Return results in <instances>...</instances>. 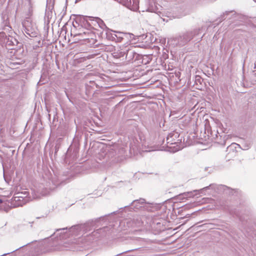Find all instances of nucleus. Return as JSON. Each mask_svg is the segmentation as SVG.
<instances>
[{
    "label": "nucleus",
    "mask_w": 256,
    "mask_h": 256,
    "mask_svg": "<svg viewBox=\"0 0 256 256\" xmlns=\"http://www.w3.org/2000/svg\"><path fill=\"white\" fill-rule=\"evenodd\" d=\"M130 150L131 153L134 154L138 152H151L153 150L150 148L148 147L144 137L141 134H139L138 138H136L130 142Z\"/></svg>",
    "instance_id": "f257e3e1"
},
{
    "label": "nucleus",
    "mask_w": 256,
    "mask_h": 256,
    "mask_svg": "<svg viewBox=\"0 0 256 256\" xmlns=\"http://www.w3.org/2000/svg\"><path fill=\"white\" fill-rule=\"evenodd\" d=\"M0 41L6 46H8V48L12 49L10 47L16 46L18 44V40L12 36H6L5 32H0Z\"/></svg>",
    "instance_id": "f03ea898"
},
{
    "label": "nucleus",
    "mask_w": 256,
    "mask_h": 256,
    "mask_svg": "<svg viewBox=\"0 0 256 256\" xmlns=\"http://www.w3.org/2000/svg\"><path fill=\"white\" fill-rule=\"evenodd\" d=\"M22 196L14 194L11 200V206L14 208L22 206L30 200V198H21Z\"/></svg>",
    "instance_id": "7ed1b4c3"
},
{
    "label": "nucleus",
    "mask_w": 256,
    "mask_h": 256,
    "mask_svg": "<svg viewBox=\"0 0 256 256\" xmlns=\"http://www.w3.org/2000/svg\"><path fill=\"white\" fill-rule=\"evenodd\" d=\"M119 3L131 10L136 11L139 8V1H119Z\"/></svg>",
    "instance_id": "20e7f679"
},
{
    "label": "nucleus",
    "mask_w": 256,
    "mask_h": 256,
    "mask_svg": "<svg viewBox=\"0 0 256 256\" xmlns=\"http://www.w3.org/2000/svg\"><path fill=\"white\" fill-rule=\"evenodd\" d=\"M146 4H148V6L146 8H142V12L148 11L157 13L160 12L159 6L156 2V1H144Z\"/></svg>",
    "instance_id": "39448f33"
},
{
    "label": "nucleus",
    "mask_w": 256,
    "mask_h": 256,
    "mask_svg": "<svg viewBox=\"0 0 256 256\" xmlns=\"http://www.w3.org/2000/svg\"><path fill=\"white\" fill-rule=\"evenodd\" d=\"M34 256L39 255L43 252H45L46 250H44V245L43 242H36L32 244Z\"/></svg>",
    "instance_id": "423d86ee"
},
{
    "label": "nucleus",
    "mask_w": 256,
    "mask_h": 256,
    "mask_svg": "<svg viewBox=\"0 0 256 256\" xmlns=\"http://www.w3.org/2000/svg\"><path fill=\"white\" fill-rule=\"evenodd\" d=\"M200 30H196L193 32H188L185 33L183 36L182 38L184 40V42H188L190 41L194 36L196 35H198L199 34V32H200Z\"/></svg>",
    "instance_id": "0eeeda50"
},
{
    "label": "nucleus",
    "mask_w": 256,
    "mask_h": 256,
    "mask_svg": "<svg viewBox=\"0 0 256 256\" xmlns=\"http://www.w3.org/2000/svg\"><path fill=\"white\" fill-rule=\"evenodd\" d=\"M126 46H122L118 48L117 50L112 53L113 56L115 58H118L124 56L126 54Z\"/></svg>",
    "instance_id": "6e6552de"
},
{
    "label": "nucleus",
    "mask_w": 256,
    "mask_h": 256,
    "mask_svg": "<svg viewBox=\"0 0 256 256\" xmlns=\"http://www.w3.org/2000/svg\"><path fill=\"white\" fill-rule=\"evenodd\" d=\"M76 35L82 36L85 40L93 39V38L94 36V33L87 29H84L82 32H78Z\"/></svg>",
    "instance_id": "1a4fd4ad"
},
{
    "label": "nucleus",
    "mask_w": 256,
    "mask_h": 256,
    "mask_svg": "<svg viewBox=\"0 0 256 256\" xmlns=\"http://www.w3.org/2000/svg\"><path fill=\"white\" fill-rule=\"evenodd\" d=\"M230 14H231L232 16L234 18L237 16V15L236 14V12L234 11V10L226 11L223 14L220 16V18H219V19H220L219 22H221L222 20H225L226 18Z\"/></svg>",
    "instance_id": "9d476101"
},
{
    "label": "nucleus",
    "mask_w": 256,
    "mask_h": 256,
    "mask_svg": "<svg viewBox=\"0 0 256 256\" xmlns=\"http://www.w3.org/2000/svg\"><path fill=\"white\" fill-rule=\"evenodd\" d=\"M126 58L128 60H130L134 58V55L136 54L132 50L130 49L128 46H126Z\"/></svg>",
    "instance_id": "9b49d317"
},
{
    "label": "nucleus",
    "mask_w": 256,
    "mask_h": 256,
    "mask_svg": "<svg viewBox=\"0 0 256 256\" xmlns=\"http://www.w3.org/2000/svg\"><path fill=\"white\" fill-rule=\"evenodd\" d=\"M114 34H112V38L116 39L118 41L120 42L122 39H123V36L126 35V33H123L121 32H118L116 31H113Z\"/></svg>",
    "instance_id": "f8f14e48"
},
{
    "label": "nucleus",
    "mask_w": 256,
    "mask_h": 256,
    "mask_svg": "<svg viewBox=\"0 0 256 256\" xmlns=\"http://www.w3.org/2000/svg\"><path fill=\"white\" fill-rule=\"evenodd\" d=\"M84 20L86 21H88V20H96L100 26L102 24H104L103 21L100 18H98V17L85 16Z\"/></svg>",
    "instance_id": "ddd939ff"
},
{
    "label": "nucleus",
    "mask_w": 256,
    "mask_h": 256,
    "mask_svg": "<svg viewBox=\"0 0 256 256\" xmlns=\"http://www.w3.org/2000/svg\"><path fill=\"white\" fill-rule=\"evenodd\" d=\"M144 203V200L142 198H140L139 200H134L132 202V204L136 206V208H138L141 207L140 204H142Z\"/></svg>",
    "instance_id": "4468645a"
},
{
    "label": "nucleus",
    "mask_w": 256,
    "mask_h": 256,
    "mask_svg": "<svg viewBox=\"0 0 256 256\" xmlns=\"http://www.w3.org/2000/svg\"><path fill=\"white\" fill-rule=\"evenodd\" d=\"M29 24V21L28 20H25L22 22V26L23 27L25 28V32L26 34L30 35V32H31L30 30V28L28 25Z\"/></svg>",
    "instance_id": "2eb2a0df"
},
{
    "label": "nucleus",
    "mask_w": 256,
    "mask_h": 256,
    "mask_svg": "<svg viewBox=\"0 0 256 256\" xmlns=\"http://www.w3.org/2000/svg\"><path fill=\"white\" fill-rule=\"evenodd\" d=\"M81 226L80 225L74 226L70 228V230L74 234H76V233L80 230Z\"/></svg>",
    "instance_id": "dca6fc26"
},
{
    "label": "nucleus",
    "mask_w": 256,
    "mask_h": 256,
    "mask_svg": "<svg viewBox=\"0 0 256 256\" xmlns=\"http://www.w3.org/2000/svg\"><path fill=\"white\" fill-rule=\"evenodd\" d=\"M54 1H46V11L52 12L54 8Z\"/></svg>",
    "instance_id": "f3484780"
},
{
    "label": "nucleus",
    "mask_w": 256,
    "mask_h": 256,
    "mask_svg": "<svg viewBox=\"0 0 256 256\" xmlns=\"http://www.w3.org/2000/svg\"><path fill=\"white\" fill-rule=\"evenodd\" d=\"M15 194L16 195H17L18 196H22V198H21L22 199V198H24V199H25V198H30V197H28V192L27 191H24V192H16Z\"/></svg>",
    "instance_id": "a211bd4d"
},
{
    "label": "nucleus",
    "mask_w": 256,
    "mask_h": 256,
    "mask_svg": "<svg viewBox=\"0 0 256 256\" xmlns=\"http://www.w3.org/2000/svg\"><path fill=\"white\" fill-rule=\"evenodd\" d=\"M191 194H192V192H184V193H182V194H179L178 196L180 197V199H181L182 198L181 197L182 196H190Z\"/></svg>",
    "instance_id": "6ab92c4d"
},
{
    "label": "nucleus",
    "mask_w": 256,
    "mask_h": 256,
    "mask_svg": "<svg viewBox=\"0 0 256 256\" xmlns=\"http://www.w3.org/2000/svg\"><path fill=\"white\" fill-rule=\"evenodd\" d=\"M56 186H57L56 184H52V186H48L46 188H48L50 190H54L56 187Z\"/></svg>",
    "instance_id": "aec40b11"
},
{
    "label": "nucleus",
    "mask_w": 256,
    "mask_h": 256,
    "mask_svg": "<svg viewBox=\"0 0 256 256\" xmlns=\"http://www.w3.org/2000/svg\"><path fill=\"white\" fill-rule=\"evenodd\" d=\"M219 187L220 188L224 189V188H226V186H223V185H220L219 186Z\"/></svg>",
    "instance_id": "412c9836"
},
{
    "label": "nucleus",
    "mask_w": 256,
    "mask_h": 256,
    "mask_svg": "<svg viewBox=\"0 0 256 256\" xmlns=\"http://www.w3.org/2000/svg\"><path fill=\"white\" fill-rule=\"evenodd\" d=\"M137 249L138 248H135V249H133V250H127L126 252H124L123 253H126V252H132V251H133V250H137Z\"/></svg>",
    "instance_id": "4be33fe9"
},
{
    "label": "nucleus",
    "mask_w": 256,
    "mask_h": 256,
    "mask_svg": "<svg viewBox=\"0 0 256 256\" xmlns=\"http://www.w3.org/2000/svg\"><path fill=\"white\" fill-rule=\"evenodd\" d=\"M170 137H172V136H171V134H170L168 136V137L167 138V140H168L169 139H170Z\"/></svg>",
    "instance_id": "5701e85b"
},
{
    "label": "nucleus",
    "mask_w": 256,
    "mask_h": 256,
    "mask_svg": "<svg viewBox=\"0 0 256 256\" xmlns=\"http://www.w3.org/2000/svg\"><path fill=\"white\" fill-rule=\"evenodd\" d=\"M66 229H67L66 228H62V229H59V230H57L58 231V230H66Z\"/></svg>",
    "instance_id": "b1692460"
},
{
    "label": "nucleus",
    "mask_w": 256,
    "mask_h": 256,
    "mask_svg": "<svg viewBox=\"0 0 256 256\" xmlns=\"http://www.w3.org/2000/svg\"><path fill=\"white\" fill-rule=\"evenodd\" d=\"M93 82L94 83V84L96 85V88H98V84L94 82Z\"/></svg>",
    "instance_id": "393cba45"
},
{
    "label": "nucleus",
    "mask_w": 256,
    "mask_h": 256,
    "mask_svg": "<svg viewBox=\"0 0 256 256\" xmlns=\"http://www.w3.org/2000/svg\"><path fill=\"white\" fill-rule=\"evenodd\" d=\"M2 199L0 198V204L2 203Z\"/></svg>",
    "instance_id": "a878e982"
},
{
    "label": "nucleus",
    "mask_w": 256,
    "mask_h": 256,
    "mask_svg": "<svg viewBox=\"0 0 256 256\" xmlns=\"http://www.w3.org/2000/svg\"><path fill=\"white\" fill-rule=\"evenodd\" d=\"M6 254H3L2 256H5Z\"/></svg>",
    "instance_id": "bb28decb"
},
{
    "label": "nucleus",
    "mask_w": 256,
    "mask_h": 256,
    "mask_svg": "<svg viewBox=\"0 0 256 256\" xmlns=\"http://www.w3.org/2000/svg\"><path fill=\"white\" fill-rule=\"evenodd\" d=\"M208 188V186H206V187L204 188H206V189Z\"/></svg>",
    "instance_id": "cd10ccee"
},
{
    "label": "nucleus",
    "mask_w": 256,
    "mask_h": 256,
    "mask_svg": "<svg viewBox=\"0 0 256 256\" xmlns=\"http://www.w3.org/2000/svg\"><path fill=\"white\" fill-rule=\"evenodd\" d=\"M78 2V1L76 0V1H75V3H76Z\"/></svg>",
    "instance_id": "c85d7f7f"
}]
</instances>
